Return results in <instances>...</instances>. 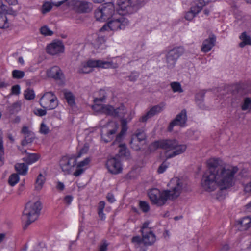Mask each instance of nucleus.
I'll return each instance as SVG.
<instances>
[{"label": "nucleus", "mask_w": 251, "mask_h": 251, "mask_svg": "<svg viewBox=\"0 0 251 251\" xmlns=\"http://www.w3.org/2000/svg\"><path fill=\"white\" fill-rule=\"evenodd\" d=\"M120 64V59H89L80 65L78 72L80 73H89L93 71L94 68L109 69L116 68Z\"/></svg>", "instance_id": "3"}, {"label": "nucleus", "mask_w": 251, "mask_h": 251, "mask_svg": "<svg viewBox=\"0 0 251 251\" xmlns=\"http://www.w3.org/2000/svg\"><path fill=\"white\" fill-rule=\"evenodd\" d=\"M100 93L102 97L96 98L94 100V104L92 107L93 110L97 113H103L106 115L115 116V110L113 106L100 103L106 99L105 92L104 90H100Z\"/></svg>", "instance_id": "7"}, {"label": "nucleus", "mask_w": 251, "mask_h": 251, "mask_svg": "<svg viewBox=\"0 0 251 251\" xmlns=\"http://www.w3.org/2000/svg\"><path fill=\"white\" fill-rule=\"evenodd\" d=\"M52 5L49 2H45L42 7V13L43 14H45L48 12H49L52 8Z\"/></svg>", "instance_id": "46"}, {"label": "nucleus", "mask_w": 251, "mask_h": 251, "mask_svg": "<svg viewBox=\"0 0 251 251\" xmlns=\"http://www.w3.org/2000/svg\"><path fill=\"white\" fill-rule=\"evenodd\" d=\"M240 224L242 230L248 229L251 225V219L249 217L243 218L240 221Z\"/></svg>", "instance_id": "35"}, {"label": "nucleus", "mask_w": 251, "mask_h": 251, "mask_svg": "<svg viewBox=\"0 0 251 251\" xmlns=\"http://www.w3.org/2000/svg\"><path fill=\"white\" fill-rule=\"evenodd\" d=\"M204 93L203 91H201L200 93L197 94L196 95V99L197 100H202L204 97Z\"/></svg>", "instance_id": "58"}, {"label": "nucleus", "mask_w": 251, "mask_h": 251, "mask_svg": "<svg viewBox=\"0 0 251 251\" xmlns=\"http://www.w3.org/2000/svg\"><path fill=\"white\" fill-rule=\"evenodd\" d=\"M139 207L144 213H147L150 210V206L149 203L145 201H140L139 202Z\"/></svg>", "instance_id": "42"}, {"label": "nucleus", "mask_w": 251, "mask_h": 251, "mask_svg": "<svg viewBox=\"0 0 251 251\" xmlns=\"http://www.w3.org/2000/svg\"><path fill=\"white\" fill-rule=\"evenodd\" d=\"M118 13L116 12L113 3H106L99 7L95 12L97 20L100 21H107Z\"/></svg>", "instance_id": "8"}, {"label": "nucleus", "mask_w": 251, "mask_h": 251, "mask_svg": "<svg viewBox=\"0 0 251 251\" xmlns=\"http://www.w3.org/2000/svg\"><path fill=\"white\" fill-rule=\"evenodd\" d=\"M90 162V159L89 158H86L83 161L79 162L76 165V170L74 173V175L78 176L82 174L88 168Z\"/></svg>", "instance_id": "25"}, {"label": "nucleus", "mask_w": 251, "mask_h": 251, "mask_svg": "<svg viewBox=\"0 0 251 251\" xmlns=\"http://www.w3.org/2000/svg\"><path fill=\"white\" fill-rule=\"evenodd\" d=\"M107 199L109 202L110 203L113 202L115 200L113 194L109 193L107 196Z\"/></svg>", "instance_id": "59"}, {"label": "nucleus", "mask_w": 251, "mask_h": 251, "mask_svg": "<svg viewBox=\"0 0 251 251\" xmlns=\"http://www.w3.org/2000/svg\"><path fill=\"white\" fill-rule=\"evenodd\" d=\"M141 233L142 238L139 236H134L131 242L138 251H146L145 246L153 244L156 241V236L152 230H146Z\"/></svg>", "instance_id": "6"}, {"label": "nucleus", "mask_w": 251, "mask_h": 251, "mask_svg": "<svg viewBox=\"0 0 251 251\" xmlns=\"http://www.w3.org/2000/svg\"><path fill=\"white\" fill-rule=\"evenodd\" d=\"M41 208V203L39 201H30L26 204L22 217L24 229L38 219Z\"/></svg>", "instance_id": "4"}, {"label": "nucleus", "mask_w": 251, "mask_h": 251, "mask_svg": "<svg viewBox=\"0 0 251 251\" xmlns=\"http://www.w3.org/2000/svg\"><path fill=\"white\" fill-rule=\"evenodd\" d=\"M12 75L14 79H22L25 76V72L19 70H14L12 72Z\"/></svg>", "instance_id": "43"}, {"label": "nucleus", "mask_w": 251, "mask_h": 251, "mask_svg": "<svg viewBox=\"0 0 251 251\" xmlns=\"http://www.w3.org/2000/svg\"><path fill=\"white\" fill-rule=\"evenodd\" d=\"M5 14L0 12V28H5L9 27V23Z\"/></svg>", "instance_id": "39"}, {"label": "nucleus", "mask_w": 251, "mask_h": 251, "mask_svg": "<svg viewBox=\"0 0 251 251\" xmlns=\"http://www.w3.org/2000/svg\"><path fill=\"white\" fill-rule=\"evenodd\" d=\"M187 120L186 111L185 109L182 110L180 113L176 115V118L170 123L168 126V130L172 131L174 126H179L181 127L185 126Z\"/></svg>", "instance_id": "20"}, {"label": "nucleus", "mask_w": 251, "mask_h": 251, "mask_svg": "<svg viewBox=\"0 0 251 251\" xmlns=\"http://www.w3.org/2000/svg\"><path fill=\"white\" fill-rule=\"evenodd\" d=\"M164 108V105H158L151 107L145 114L139 119L140 122H146L149 119L161 112Z\"/></svg>", "instance_id": "21"}, {"label": "nucleus", "mask_w": 251, "mask_h": 251, "mask_svg": "<svg viewBox=\"0 0 251 251\" xmlns=\"http://www.w3.org/2000/svg\"><path fill=\"white\" fill-rule=\"evenodd\" d=\"M73 200V197L72 196L67 195L64 197L63 201L66 204L69 205L72 202Z\"/></svg>", "instance_id": "54"}, {"label": "nucleus", "mask_w": 251, "mask_h": 251, "mask_svg": "<svg viewBox=\"0 0 251 251\" xmlns=\"http://www.w3.org/2000/svg\"><path fill=\"white\" fill-rule=\"evenodd\" d=\"M64 95L68 103L71 106L75 104V97L70 91L65 90L64 91Z\"/></svg>", "instance_id": "36"}, {"label": "nucleus", "mask_w": 251, "mask_h": 251, "mask_svg": "<svg viewBox=\"0 0 251 251\" xmlns=\"http://www.w3.org/2000/svg\"><path fill=\"white\" fill-rule=\"evenodd\" d=\"M29 129H28V127L26 126H23V127L22 128V132L24 134H28L29 133Z\"/></svg>", "instance_id": "63"}, {"label": "nucleus", "mask_w": 251, "mask_h": 251, "mask_svg": "<svg viewBox=\"0 0 251 251\" xmlns=\"http://www.w3.org/2000/svg\"><path fill=\"white\" fill-rule=\"evenodd\" d=\"M118 12L121 15L132 13L134 11V4L131 0H117Z\"/></svg>", "instance_id": "17"}, {"label": "nucleus", "mask_w": 251, "mask_h": 251, "mask_svg": "<svg viewBox=\"0 0 251 251\" xmlns=\"http://www.w3.org/2000/svg\"><path fill=\"white\" fill-rule=\"evenodd\" d=\"M135 112L134 111H130L128 114V116L126 119L121 120L122 129L120 132L116 136V139L113 143L114 146L118 145L119 144H123L121 143L124 138V136L127 129L126 124L130 121L134 117Z\"/></svg>", "instance_id": "13"}, {"label": "nucleus", "mask_w": 251, "mask_h": 251, "mask_svg": "<svg viewBox=\"0 0 251 251\" xmlns=\"http://www.w3.org/2000/svg\"><path fill=\"white\" fill-rule=\"evenodd\" d=\"M40 32L44 36H51L53 34V32L46 25L43 26L40 28Z\"/></svg>", "instance_id": "45"}, {"label": "nucleus", "mask_w": 251, "mask_h": 251, "mask_svg": "<svg viewBox=\"0 0 251 251\" xmlns=\"http://www.w3.org/2000/svg\"><path fill=\"white\" fill-rule=\"evenodd\" d=\"M184 52V49L182 47L173 48L169 50L166 55L167 62L169 67L174 66L177 59Z\"/></svg>", "instance_id": "16"}, {"label": "nucleus", "mask_w": 251, "mask_h": 251, "mask_svg": "<svg viewBox=\"0 0 251 251\" xmlns=\"http://www.w3.org/2000/svg\"><path fill=\"white\" fill-rule=\"evenodd\" d=\"M217 0H199L198 4L200 6H202V7L204 6L206 4L209 2H214Z\"/></svg>", "instance_id": "56"}, {"label": "nucleus", "mask_w": 251, "mask_h": 251, "mask_svg": "<svg viewBox=\"0 0 251 251\" xmlns=\"http://www.w3.org/2000/svg\"><path fill=\"white\" fill-rule=\"evenodd\" d=\"M105 207V202L103 201H101L99 203L98 211H103Z\"/></svg>", "instance_id": "61"}, {"label": "nucleus", "mask_w": 251, "mask_h": 251, "mask_svg": "<svg viewBox=\"0 0 251 251\" xmlns=\"http://www.w3.org/2000/svg\"><path fill=\"white\" fill-rule=\"evenodd\" d=\"M46 173H40L37 176L34 184L35 189L39 191L42 190L46 181Z\"/></svg>", "instance_id": "27"}, {"label": "nucleus", "mask_w": 251, "mask_h": 251, "mask_svg": "<svg viewBox=\"0 0 251 251\" xmlns=\"http://www.w3.org/2000/svg\"><path fill=\"white\" fill-rule=\"evenodd\" d=\"M56 187L57 189L59 191H63L65 188L64 184L60 181L57 182Z\"/></svg>", "instance_id": "57"}, {"label": "nucleus", "mask_w": 251, "mask_h": 251, "mask_svg": "<svg viewBox=\"0 0 251 251\" xmlns=\"http://www.w3.org/2000/svg\"><path fill=\"white\" fill-rule=\"evenodd\" d=\"M49 129L47 126L44 123H41L40 131L42 134H46L49 132Z\"/></svg>", "instance_id": "51"}, {"label": "nucleus", "mask_w": 251, "mask_h": 251, "mask_svg": "<svg viewBox=\"0 0 251 251\" xmlns=\"http://www.w3.org/2000/svg\"><path fill=\"white\" fill-rule=\"evenodd\" d=\"M19 181V176L18 174H13L9 178V183L12 186H14Z\"/></svg>", "instance_id": "44"}, {"label": "nucleus", "mask_w": 251, "mask_h": 251, "mask_svg": "<svg viewBox=\"0 0 251 251\" xmlns=\"http://www.w3.org/2000/svg\"><path fill=\"white\" fill-rule=\"evenodd\" d=\"M47 109H42L40 108H35L33 110V113L37 116H43L46 114Z\"/></svg>", "instance_id": "50"}, {"label": "nucleus", "mask_w": 251, "mask_h": 251, "mask_svg": "<svg viewBox=\"0 0 251 251\" xmlns=\"http://www.w3.org/2000/svg\"><path fill=\"white\" fill-rule=\"evenodd\" d=\"M202 6H200L198 3L196 5L192 6L190 10L186 13L185 18L188 21H191L201 10Z\"/></svg>", "instance_id": "26"}, {"label": "nucleus", "mask_w": 251, "mask_h": 251, "mask_svg": "<svg viewBox=\"0 0 251 251\" xmlns=\"http://www.w3.org/2000/svg\"><path fill=\"white\" fill-rule=\"evenodd\" d=\"M171 190H166L170 200L177 198L185 189L186 184L184 181L177 177L173 178L169 183Z\"/></svg>", "instance_id": "10"}, {"label": "nucleus", "mask_w": 251, "mask_h": 251, "mask_svg": "<svg viewBox=\"0 0 251 251\" xmlns=\"http://www.w3.org/2000/svg\"><path fill=\"white\" fill-rule=\"evenodd\" d=\"M15 168L19 174L25 175L28 171V167L25 163H17L15 165Z\"/></svg>", "instance_id": "32"}, {"label": "nucleus", "mask_w": 251, "mask_h": 251, "mask_svg": "<svg viewBox=\"0 0 251 251\" xmlns=\"http://www.w3.org/2000/svg\"><path fill=\"white\" fill-rule=\"evenodd\" d=\"M107 245V244L105 242L103 243L102 244L100 245L99 251H106Z\"/></svg>", "instance_id": "60"}, {"label": "nucleus", "mask_w": 251, "mask_h": 251, "mask_svg": "<svg viewBox=\"0 0 251 251\" xmlns=\"http://www.w3.org/2000/svg\"><path fill=\"white\" fill-rule=\"evenodd\" d=\"M119 129V125L114 121H109L103 125L101 129V137L102 140L107 143L111 141L115 137Z\"/></svg>", "instance_id": "11"}, {"label": "nucleus", "mask_w": 251, "mask_h": 251, "mask_svg": "<svg viewBox=\"0 0 251 251\" xmlns=\"http://www.w3.org/2000/svg\"><path fill=\"white\" fill-rule=\"evenodd\" d=\"M6 235L7 234L6 233H0V243L5 240Z\"/></svg>", "instance_id": "64"}, {"label": "nucleus", "mask_w": 251, "mask_h": 251, "mask_svg": "<svg viewBox=\"0 0 251 251\" xmlns=\"http://www.w3.org/2000/svg\"><path fill=\"white\" fill-rule=\"evenodd\" d=\"M149 225V222H146L144 223H143V224L142 225V228H141V232H144V231H146V230L147 231H148V230H149V231L152 230L151 228H149L148 227Z\"/></svg>", "instance_id": "55"}, {"label": "nucleus", "mask_w": 251, "mask_h": 251, "mask_svg": "<svg viewBox=\"0 0 251 251\" xmlns=\"http://www.w3.org/2000/svg\"><path fill=\"white\" fill-rule=\"evenodd\" d=\"M0 12L3 13V14L15 15L17 13V11L3 4L1 0H0Z\"/></svg>", "instance_id": "33"}, {"label": "nucleus", "mask_w": 251, "mask_h": 251, "mask_svg": "<svg viewBox=\"0 0 251 251\" xmlns=\"http://www.w3.org/2000/svg\"><path fill=\"white\" fill-rule=\"evenodd\" d=\"M207 169L204 173L201 185L207 192H213L218 188L219 190L214 196L216 199L221 201L226 196L224 191L234 185L235 175L238 168L225 163L219 158H211L206 162Z\"/></svg>", "instance_id": "1"}, {"label": "nucleus", "mask_w": 251, "mask_h": 251, "mask_svg": "<svg viewBox=\"0 0 251 251\" xmlns=\"http://www.w3.org/2000/svg\"><path fill=\"white\" fill-rule=\"evenodd\" d=\"M149 148L151 151L158 148L163 150L165 157L167 159L184 153L187 149V146L185 144H180L176 139H167L153 142Z\"/></svg>", "instance_id": "2"}, {"label": "nucleus", "mask_w": 251, "mask_h": 251, "mask_svg": "<svg viewBox=\"0 0 251 251\" xmlns=\"http://www.w3.org/2000/svg\"><path fill=\"white\" fill-rule=\"evenodd\" d=\"M48 77L55 79H60L63 77V73L58 66H54L47 71Z\"/></svg>", "instance_id": "23"}, {"label": "nucleus", "mask_w": 251, "mask_h": 251, "mask_svg": "<svg viewBox=\"0 0 251 251\" xmlns=\"http://www.w3.org/2000/svg\"><path fill=\"white\" fill-rule=\"evenodd\" d=\"M40 155L37 153H28L23 160L28 164H32L37 162L40 158Z\"/></svg>", "instance_id": "28"}, {"label": "nucleus", "mask_w": 251, "mask_h": 251, "mask_svg": "<svg viewBox=\"0 0 251 251\" xmlns=\"http://www.w3.org/2000/svg\"><path fill=\"white\" fill-rule=\"evenodd\" d=\"M25 98L27 100H31L34 99L35 95L33 90L27 89L24 91Z\"/></svg>", "instance_id": "41"}, {"label": "nucleus", "mask_w": 251, "mask_h": 251, "mask_svg": "<svg viewBox=\"0 0 251 251\" xmlns=\"http://www.w3.org/2000/svg\"><path fill=\"white\" fill-rule=\"evenodd\" d=\"M40 105L45 109H55L58 105V100L56 96L51 92L45 93L39 100Z\"/></svg>", "instance_id": "12"}, {"label": "nucleus", "mask_w": 251, "mask_h": 251, "mask_svg": "<svg viewBox=\"0 0 251 251\" xmlns=\"http://www.w3.org/2000/svg\"><path fill=\"white\" fill-rule=\"evenodd\" d=\"M169 163L164 161L158 167L157 169V172L159 174H162L164 173L167 168L168 167Z\"/></svg>", "instance_id": "49"}, {"label": "nucleus", "mask_w": 251, "mask_h": 251, "mask_svg": "<svg viewBox=\"0 0 251 251\" xmlns=\"http://www.w3.org/2000/svg\"><path fill=\"white\" fill-rule=\"evenodd\" d=\"M241 108L243 111L251 110V98L245 97L241 103Z\"/></svg>", "instance_id": "34"}, {"label": "nucleus", "mask_w": 251, "mask_h": 251, "mask_svg": "<svg viewBox=\"0 0 251 251\" xmlns=\"http://www.w3.org/2000/svg\"><path fill=\"white\" fill-rule=\"evenodd\" d=\"M105 39L103 38H98V41L95 44V47L97 49H103L104 47Z\"/></svg>", "instance_id": "47"}, {"label": "nucleus", "mask_w": 251, "mask_h": 251, "mask_svg": "<svg viewBox=\"0 0 251 251\" xmlns=\"http://www.w3.org/2000/svg\"><path fill=\"white\" fill-rule=\"evenodd\" d=\"M148 196L151 202L158 206L164 205L170 200L166 190L153 188L148 192Z\"/></svg>", "instance_id": "9"}, {"label": "nucleus", "mask_w": 251, "mask_h": 251, "mask_svg": "<svg viewBox=\"0 0 251 251\" xmlns=\"http://www.w3.org/2000/svg\"><path fill=\"white\" fill-rule=\"evenodd\" d=\"M64 46L60 41H54L47 47V52L51 55H57L64 52Z\"/></svg>", "instance_id": "19"}, {"label": "nucleus", "mask_w": 251, "mask_h": 251, "mask_svg": "<svg viewBox=\"0 0 251 251\" xmlns=\"http://www.w3.org/2000/svg\"><path fill=\"white\" fill-rule=\"evenodd\" d=\"M240 39L241 40L239 44L240 47L243 48L246 45H251V37L246 32L242 33L240 36Z\"/></svg>", "instance_id": "29"}, {"label": "nucleus", "mask_w": 251, "mask_h": 251, "mask_svg": "<svg viewBox=\"0 0 251 251\" xmlns=\"http://www.w3.org/2000/svg\"><path fill=\"white\" fill-rule=\"evenodd\" d=\"M5 1L9 5H15L18 3L17 0H5Z\"/></svg>", "instance_id": "62"}, {"label": "nucleus", "mask_w": 251, "mask_h": 251, "mask_svg": "<svg viewBox=\"0 0 251 251\" xmlns=\"http://www.w3.org/2000/svg\"><path fill=\"white\" fill-rule=\"evenodd\" d=\"M20 86L19 85L13 86L11 88V94L13 95H18L20 93Z\"/></svg>", "instance_id": "52"}, {"label": "nucleus", "mask_w": 251, "mask_h": 251, "mask_svg": "<svg viewBox=\"0 0 251 251\" xmlns=\"http://www.w3.org/2000/svg\"><path fill=\"white\" fill-rule=\"evenodd\" d=\"M89 148L87 145H85L79 151L76 158L80 157L83 154H85L88 151Z\"/></svg>", "instance_id": "53"}, {"label": "nucleus", "mask_w": 251, "mask_h": 251, "mask_svg": "<svg viewBox=\"0 0 251 251\" xmlns=\"http://www.w3.org/2000/svg\"><path fill=\"white\" fill-rule=\"evenodd\" d=\"M106 166L108 171L113 174H118L122 172L123 166L121 161L116 157L109 158Z\"/></svg>", "instance_id": "18"}, {"label": "nucleus", "mask_w": 251, "mask_h": 251, "mask_svg": "<svg viewBox=\"0 0 251 251\" xmlns=\"http://www.w3.org/2000/svg\"><path fill=\"white\" fill-rule=\"evenodd\" d=\"M216 42V37L214 36L209 37L208 38L203 41L201 50L203 52H209L215 46Z\"/></svg>", "instance_id": "24"}, {"label": "nucleus", "mask_w": 251, "mask_h": 251, "mask_svg": "<svg viewBox=\"0 0 251 251\" xmlns=\"http://www.w3.org/2000/svg\"><path fill=\"white\" fill-rule=\"evenodd\" d=\"M129 24V20L121 14L114 15L103 25L100 31H117L124 30Z\"/></svg>", "instance_id": "5"}, {"label": "nucleus", "mask_w": 251, "mask_h": 251, "mask_svg": "<svg viewBox=\"0 0 251 251\" xmlns=\"http://www.w3.org/2000/svg\"><path fill=\"white\" fill-rule=\"evenodd\" d=\"M170 86L174 93H182L183 90L181 84L178 82H172L170 83Z\"/></svg>", "instance_id": "38"}, {"label": "nucleus", "mask_w": 251, "mask_h": 251, "mask_svg": "<svg viewBox=\"0 0 251 251\" xmlns=\"http://www.w3.org/2000/svg\"><path fill=\"white\" fill-rule=\"evenodd\" d=\"M4 154L3 147V132L0 129V164H3V157Z\"/></svg>", "instance_id": "37"}, {"label": "nucleus", "mask_w": 251, "mask_h": 251, "mask_svg": "<svg viewBox=\"0 0 251 251\" xmlns=\"http://www.w3.org/2000/svg\"><path fill=\"white\" fill-rule=\"evenodd\" d=\"M51 2L54 6L56 7L62 5L63 7L67 6L69 7V1L68 0H51Z\"/></svg>", "instance_id": "40"}, {"label": "nucleus", "mask_w": 251, "mask_h": 251, "mask_svg": "<svg viewBox=\"0 0 251 251\" xmlns=\"http://www.w3.org/2000/svg\"><path fill=\"white\" fill-rule=\"evenodd\" d=\"M76 159L74 155L65 156L60 159L59 165L62 171L66 173H70L76 164Z\"/></svg>", "instance_id": "15"}, {"label": "nucleus", "mask_w": 251, "mask_h": 251, "mask_svg": "<svg viewBox=\"0 0 251 251\" xmlns=\"http://www.w3.org/2000/svg\"><path fill=\"white\" fill-rule=\"evenodd\" d=\"M69 8L77 12H88L92 9V4L84 1L70 0L69 2Z\"/></svg>", "instance_id": "14"}, {"label": "nucleus", "mask_w": 251, "mask_h": 251, "mask_svg": "<svg viewBox=\"0 0 251 251\" xmlns=\"http://www.w3.org/2000/svg\"><path fill=\"white\" fill-rule=\"evenodd\" d=\"M145 137L146 135L143 131H139L134 134L132 136L130 142L131 148L135 150H139L141 143L145 140Z\"/></svg>", "instance_id": "22"}, {"label": "nucleus", "mask_w": 251, "mask_h": 251, "mask_svg": "<svg viewBox=\"0 0 251 251\" xmlns=\"http://www.w3.org/2000/svg\"><path fill=\"white\" fill-rule=\"evenodd\" d=\"M115 116L122 118L123 119H126L127 117L124 119V117L127 112V109L123 103H121L119 106H117L115 108Z\"/></svg>", "instance_id": "30"}, {"label": "nucleus", "mask_w": 251, "mask_h": 251, "mask_svg": "<svg viewBox=\"0 0 251 251\" xmlns=\"http://www.w3.org/2000/svg\"><path fill=\"white\" fill-rule=\"evenodd\" d=\"M117 146L118 148L119 155L128 158L130 154L128 150L126 149V144L125 143L119 144Z\"/></svg>", "instance_id": "31"}, {"label": "nucleus", "mask_w": 251, "mask_h": 251, "mask_svg": "<svg viewBox=\"0 0 251 251\" xmlns=\"http://www.w3.org/2000/svg\"><path fill=\"white\" fill-rule=\"evenodd\" d=\"M22 106V102L21 101L15 102L11 105V108L13 111L18 112L21 110Z\"/></svg>", "instance_id": "48"}]
</instances>
